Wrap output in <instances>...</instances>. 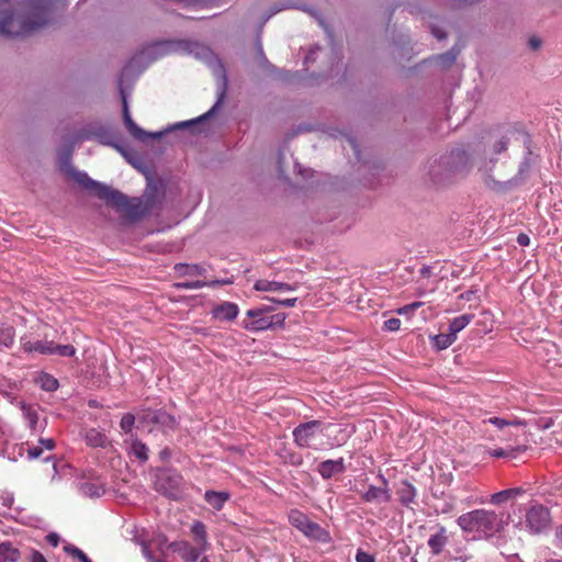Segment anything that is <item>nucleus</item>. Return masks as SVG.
<instances>
[{
    "instance_id": "nucleus-20",
    "label": "nucleus",
    "mask_w": 562,
    "mask_h": 562,
    "mask_svg": "<svg viewBox=\"0 0 562 562\" xmlns=\"http://www.w3.org/2000/svg\"><path fill=\"white\" fill-rule=\"evenodd\" d=\"M191 533L196 546H199L205 552L210 550L211 543L209 541L206 526L202 521H193L191 525Z\"/></svg>"
},
{
    "instance_id": "nucleus-11",
    "label": "nucleus",
    "mask_w": 562,
    "mask_h": 562,
    "mask_svg": "<svg viewBox=\"0 0 562 562\" xmlns=\"http://www.w3.org/2000/svg\"><path fill=\"white\" fill-rule=\"evenodd\" d=\"M168 548L178 553L183 562H198L200 555L205 552L199 546H192L187 540L172 541Z\"/></svg>"
},
{
    "instance_id": "nucleus-59",
    "label": "nucleus",
    "mask_w": 562,
    "mask_h": 562,
    "mask_svg": "<svg viewBox=\"0 0 562 562\" xmlns=\"http://www.w3.org/2000/svg\"><path fill=\"white\" fill-rule=\"evenodd\" d=\"M472 294H473V292H470V291H469V292H465V293H462V294L460 295V299H462V300H468V301H469V300H471Z\"/></svg>"
},
{
    "instance_id": "nucleus-54",
    "label": "nucleus",
    "mask_w": 562,
    "mask_h": 562,
    "mask_svg": "<svg viewBox=\"0 0 562 562\" xmlns=\"http://www.w3.org/2000/svg\"><path fill=\"white\" fill-rule=\"evenodd\" d=\"M413 312L414 311L409 308V304L404 305V306H402V307L396 310V313L398 315H407V314L413 313Z\"/></svg>"
},
{
    "instance_id": "nucleus-31",
    "label": "nucleus",
    "mask_w": 562,
    "mask_h": 562,
    "mask_svg": "<svg viewBox=\"0 0 562 562\" xmlns=\"http://www.w3.org/2000/svg\"><path fill=\"white\" fill-rule=\"evenodd\" d=\"M457 338L453 336V334H450L449 331L446 334H439L434 337V346L438 350H443L448 347H450Z\"/></svg>"
},
{
    "instance_id": "nucleus-12",
    "label": "nucleus",
    "mask_w": 562,
    "mask_h": 562,
    "mask_svg": "<svg viewBox=\"0 0 562 562\" xmlns=\"http://www.w3.org/2000/svg\"><path fill=\"white\" fill-rule=\"evenodd\" d=\"M221 69H222V71H224L222 66H221ZM226 88H227V77H226L225 72H223L222 74V83H221V87L218 88L217 101L215 102V104L205 114L201 115L200 117H198L195 120L187 121V122L177 123L170 130L183 128V127H187L190 125H195V124L209 119L210 116H212L217 111V109L221 106V104L224 100L225 93H226Z\"/></svg>"
},
{
    "instance_id": "nucleus-25",
    "label": "nucleus",
    "mask_w": 562,
    "mask_h": 562,
    "mask_svg": "<svg viewBox=\"0 0 562 562\" xmlns=\"http://www.w3.org/2000/svg\"><path fill=\"white\" fill-rule=\"evenodd\" d=\"M79 491L83 496L87 497H100L104 494V485L101 482H81L79 485Z\"/></svg>"
},
{
    "instance_id": "nucleus-3",
    "label": "nucleus",
    "mask_w": 562,
    "mask_h": 562,
    "mask_svg": "<svg viewBox=\"0 0 562 562\" xmlns=\"http://www.w3.org/2000/svg\"><path fill=\"white\" fill-rule=\"evenodd\" d=\"M460 529L475 540L490 539L504 529V515L484 508L473 509L458 517Z\"/></svg>"
},
{
    "instance_id": "nucleus-64",
    "label": "nucleus",
    "mask_w": 562,
    "mask_h": 562,
    "mask_svg": "<svg viewBox=\"0 0 562 562\" xmlns=\"http://www.w3.org/2000/svg\"><path fill=\"white\" fill-rule=\"evenodd\" d=\"M546 562H562V559H548Z\"/></svg>"
},
{
    "instance_id": "nucleus-33",
    "label": "nucleus",
    "mask_w": 562,
    "mask_h": 562,
    "mask_svg": "<svg viewBox=\"0 0 562 562\" xmlns=\"http://www.w3.org/2000/svg\"><path fill=\"white\" fill-rule=\"evenodd\" d=\"M525 450H526L525 447H517V448H510V449L497 448V449H490L487 451V453L494 458H515L518 452H522Z\"/></svg>"
},
{
    "instance_id": "nucleus-39",
    "label": "nucleus",
    "mask_w": 562,
    "mask_h": 562,
    "mask_svg": "<svg viewBox=\"0 0 562 562\" xmlns=\"http://www.w3.org/2000/svg\"><path fill=\"white\" fill-rule=\"evenodd\" d=\"M206 283L203 281H188V282H178L175 284L177 289H186V290H196L205 286Z\"/></svg>"
},
{
    "instance_id": "nucleus-52",
    "label": "nucleus",
    "mask_w": 562,
    "mask_h": 562,
    "mask_svg": "<svg viewBox=\"0 0 562 562\" xmlns=\"http://www.w3.org/2000/svg\"><path fill=\"white\" fill-rule=\"evenodd\" d=\"M171 458V451L169 448H164L160 452H159V459L164 462H167L169 461V459Z\"/></svg>"
},
{
    "instance_id": "nucleus-19",
    "label": "nucleus",
    "mask_w": 562,
    "mask_h": 562,
    "mask_svg": "<svg viewBox=\"0 0 562 562\" xmlns=\"http://www.w3.org/2000/svg\"><path fill=\"white\" fill-rule=\"evenodd\" d=\"M21 348L24 352L27 353L37 352L41 355H52L53 341L37 340L35 342H32L31 340H27L25 337H22Z\"/></svg>"
},
{
    "instance_id": "nucleus-32",
    "label": "nucleus",
    "mask_w": 562,
    "mask_h": 562,
    "mask_svg": "<svg viewBox=\"0 0 562 562\" xmlns=\"http://www.w3.org/2000/svg\"><path fill=\"white\" fill-rule=\"evenodd\" d=\"M15 330L12 326H0V345L7 348L11 347L14 342Z\"/></svg>"
},
{
    "instance_id": "nucleus-47",
    "label": "nucleus",
    "mask_w": 562,
    "mask_h": 562,
    "mask_svg": "<svg viewBox=\"0 0 562 562\" xmlns=\"http://www.w3.org/2000/svg\"><path fill=\"white\" fill-rule=\"evenodd\" d=\"M38 443L46 450H53L55 448V441L52 438H41Z\"/></svg>"
},
{
    "instance_id": "nucleus-42",
    "label": "nucleus",
    "mask_w": 562,
    "mask_h": 562,
    "mask_svg": "<svg viewBox=\"0 0 562 562\" xmlns=\"http://www.w3.org/2000/svg\"><path fill=\"white\" fill-rule=\"evenodd\" d=\"M0 502L4 508L10 509L14 503L13 493L9 491H0Z\"/></svg>"
},
{
    "instance_id": "nucleus-10",
    "label": "nucleus",
    "mask_w": 562,
    "mask_h": 562,
    "mask_svg": "<svg viewBox=\"0 0 562 562\" xmlns=\"http://www.w3.org/2000/svg\"><path fill=\"white\" fill-rule=\"evenodd\" d=\"M169 49L172 52L192 55L199 59H207L212 55V52L207 46L193 41L172 42L169 45Z\"/></svg>"
},
{
    "instance_id": "nucleus-46",
    "label": "nucleus",
    "mask_w": 562,
    "mask_h": 562,
    "mask_svg": "<svg viewBox=\"0 0 562 562\" xmlns=\"http://www.w3.org/2000/svg\"><path fill=\"white\" fill-rule=\"evenodd\" d=\"M356 562H375V560L372 554L358 550L356 554Z\"/></svg>"
},
{
    "instance_id": "nucleus-13",
    "label": "nucleus",
    "mask_w": 562,
    "mask_h": 562,
    "mask_svg": "<svg viewBox=\"0 0 562 562\" xmlns=\"http://www.w3.org/2000/svg\"><path fill=\"white\" fill-rule=\"evenodd\" d=\"M383 486L378 487L370 485L368 490L361 494V498L366 503H387L391 501V493L389 488V482L383 475H379Z\"/></svg>"
},
{
    "instance_id": "nucleus-4",
    "label": "nucleus",
    "mask_w": 562,
    "mask_h": 562,
    "mask_svg": "<svg viewBox=\"0 0 562 562\" xmlns=\"http://www.w3.org/2000/svg\"><path fill=\"white\" fill-rule=\"evenodd\" d=\"M290 524L300 530L305 537L311 540L322 543H329L331 537L329 531L324 529L317 522L312 521L304 513L299 509H291L289 512Z\"/></svg>"
},
{
    "instance_id": "nucleus-53",
    "label": "nucleus",
    "mask_w": 562,
    "mask_h": 562,
    "mask_svg": "<svg viewBox=\"0 0 562 562\" xmlns=\"http://www.w3.org/2000/svg\"><path fill=\"white\" fill-rule=\"evenodd\" d=\"M290 8H292L290 4H284L282 7H276V8L271 9V12L267 15L265 21L269 20L276 13H278V12L282 11V10H285V9H290Z\"/></svg>"
},
{
    "instance_id": "nucleus-22",
    "label": "nucleus",
    "mask_w": 562,
    "mask_h": 562,
    "mask_svg": "<svg viewBox=\"0 0 562 562\" xmlns=\"http://www.w3.org/2000/svg\"><path fill=\"white\" fill-rule=\"evenodd\" d=\"M448 542L447 530L443 526L438 527V531L428 539V547L434 555L442 552Z\"/></svg>"
},
{
    "instance_id": "nucleus-21",
    "label": "nucleus",
    "mask_w": 562,
    "mask_h": 562,
    "mask_svg": "<svg viewBox=\"0 0 562 562\" xmlns=\"http://www.w3.org/2000/svg\"><path fill=\"white\" fill-rule=\"evenodd\" d=\"M239 308L237 304L232 302H223L216 305L212 314L215 318L221 321H233L237 317Z\"/></svg>"
},
{
    "instance_id": "nucleus-61",
    "label": "nucleus",
    "mask_w": 562,
    "mask_h": 562,
    "mask_svg": "<svg viewBox=\"0 0 562 562\" xmlns=\"http://www.w3.org/2000/svg\"><path fill=\"white\" fill-rule=\"evenodd\" d=\"M313 55L314 50H311L310 54L305 57V64L314 60Z\"/></svg>"
},
{
    "instance_id": "nucleus-17",
    "label": "nucleus",
    "mask_w": 562,
    "mask_h": 562,
    "mask_svg": "<svg viewBox=\"0 0 562 562\" xmlns=\"http://www.w3.org/2000/svg\"><path fill=\"white\" fill-rule=\"evenodd\" d=\"M83 440L91 448H105L110 441L104 432L97 428H88L82 432Z\"/></svg>"
},
{
    "instance_id": "nucleus-15",
    "label": "nucleus",
    "mask_w": 562,
    "mask_h": 562,
    "mask_svg": "<svg viewBox=\"0 0 562 562\" xmlns=\"http://www.w3.org/2000/svg\"><path fill=\"white\" fill-rule=\"evenodd\" d=\"M317 471L323 479L328 480L335 474H340L346 471L345 461L342 458L325 460L318 464Z\"/></svg>"
},
{
    "instance_id": "nucleus-18",
    "label": "nucleus",
    "mask_w": 562,
    "mask_h": 562,
    "mask_svg": "<svg viewBox=\"0 0 562 562\" xmlns=\"http://www.w3.org/2000/svg\"><path fill=\"white\" fill-rule=\"evenodd\" d=\"M296 288L293 284L269 280H258L254 284L255 290L262 292H290L296 290Z\"/></svg>"
},
{
    "instance_id": "nucleus-35",
    "label": "nucleus",
    "mask_w": 562,
    "mask_h": 562,
    "mask_svg": "<svg viewBox=\"0 0 562 562\" xmlns=\"http://www.w3.org/2000/svg\"><path fill=\"white\" fill-rule=\"evenodd\" d=\"M483 424H491L502 430L506 426H516L522 425V423L518 419H505L501 417H490L487 419L482 420Z\"/></svg>"
},
{
    "instance_id": "nucleus-2",
    "label": "nucleus",
    "mask_w": 562,
    "mask_h": 562,
    "mask_svg": "<svg viewBox=\"0 0 562 562\" xmlns=\"http://www.w3.org/2000/svg\"><path fill=\"white\" fill-rule=\"evenodd\" d=\"M71 177L82 188L94 192L98 198L106 201L117 210L126 212L132 217L145 216L151 207V203L147 196H145V199L130 200L119 190L91 179L83 171L72 170Z\"/></svg>"
},
{
    "instance_id": "nucleus-49",
    "label": "nucleus",
    "mask_w": 562,
    "mask_h": 562,
    "mask_svg": "<svg viewBox=\"0 0 562 562\" xmlns=\"http://www.w3.org/2000/svg\"><path fill=\"white\" fill-rule=\"evenodd\" d=\"M30 561L31 562H47L45 557L38 551L32 552V554L30 557Z\"/></svg>"
},
{
    "instance_id": "nucleus-41",
    "label": "nucleus",
    "mask_w": 562,
    "mask_h": 562,
    "mask_svg": "<svg viewBox=\"0 0 562 562\" xmlns=\"http://www.w3.org/2000/svg\"><path fill=\"white\" fill-rule=\"evenodd\" d=\"M44 449L43 447L37 442V445H30L27 443V449H26V453H27V458L33 460V459H37L42 456Z\"/></svg>"
},
{
    "instance_id": "nucleus-37",
    "label": "nucleus",
    "mask_w": 562,
    "mask_h": 562,
    "mask_svg": "<svg viewBox=\"0 0 562 562\" xmlns=\"http://www.w3.org/2000/svg\"><path fill=\"white\" fill-rule=\"evenodd\" d=\"M65 551L74 558H77L80 562H92L82 550L75 546H66Z\"/></svg>"
},
{
    "instance_id": "nucleus-56",
    "label": "nucleus",
    "mask_w": 562,
    "mask_h": 562,
    "mask_svg": "<svg viewBox=\"0 0 562 562\" xmlns=\"http://www.w3.org/2000/svg\"><path fill=\"white\" fill-rule=\"evenodd\" d=\"M254 310H263L265 311V315H268L270 312H272L274 310V307L271 306V305H262V306H259V307H255Z\"/></svg>"
},
{
    "instance_id": "nucleus-44",
    "label": "nucleus",
    "mask_w": 562,
    "mask_h": 562,
    "mask_svg": "<svg viewBox=\"0 0 562 562\" xmlns=\"http://www.w3.org/2000/svg\"><path fill=\"white\" fill-rule=\"evenodd\" d=\"M509 139L506 136L501 137L495 144H494V153L495 154H502L505 151L508 147Z\"/></svg>"
},
{
    "instance_id": "nucleus-16",
    "label": "nucleus",
    "mask_w": 562,
    "mask_h": 562,
    "mask_svg": "<svg viewBox=\"0 0 562 562\" xmlns=\"http://www.w3.org/2000/svg\"><path fill=\"white\" fill-rule=\"evenodd\" d=\"M396 494L400 503L407 508H412L413 504L416 503L417 490L406 480L400 483Z\"/></svg>"
},
{
    "instance_id": "nucleus-14",
    "label": "nucleus",
    "mask_w": 562,
    "mask_h": 562,
    "mask_svg": "<svg viewBox=\"0 0 562 562\" xmlns=\"http://www.w3.org/2000/svg\"><path fill=\"white\" fill-rule=\"evenodd\" d=\"M21 409L29 428L33 432H42L46 427V419L41 420L38 415V407L34 405L22 404Z\"/></svg>"
},
{
    "instance_id": "nucleus-62",
    "label": "nucleus",
    "mask_w": 562,
    "mask_h": 562,
    "mask_svg": "<svg viewBox=\"0 0 562 562\" xmlns=\"http://www.w3.org/2000/svg\"><path fill=\"white\" fill-rule=\"evenodd\" d=\"M166 541H167V538L165 536H161L159 539L158 546L161 547L162 544L166 543Z\"/></svg>"
},
{
    "instance_id": "nucleus-60",
    "label": "nucleus",
    "mask_w": 562,
    "mask_h": 562,
    "mask_svg": "<svg viewBox=\"0 0 562 562\" xmlns=\"http://www.w3.org/2000/svg\"><path fill=\"white\" fill-rule=\"evenodd\" d=\"M434 35L438 38V40H442L446 37V34L440 32V31H436L434 30Z\"/></svg>"
},
{
    "instance_id": "nucleus-5",
    "label": "nucleus",
    "mask_w": 562,
    "mask_h": 562,
    "mask_svg": "<svg viewBox=\"0 0 562 562\" xmlns=\"http://www.w3.org/2000/svg\"><path fill=\"white\" fill-rule=\"evenodd\" d=\"M285 314L278 313L273 315H265L263 310H248L246 318L243 321V327L252 333L267 330L274 327H283Z\"/></svg>"
},
{
    "instance_id": "nucleus-43",
    "label": "nucleus",
    "mask_w": 562,
    "mask_h": 562,
    "mask_svg": "<svg viewBox=\"0 0 562 562\" xmlns=\"http://www.w3.org/2000/svg\"><path fill=\"white\" fill-rule=\"evenodd\" d=\"M265 299L268 300V301H271L274 304H278V305H281V306H285V307H293V306H295L296 301H297L296 297L280 300V299H274V297H268L267 296Z\"/></svg>"
},
{
    "instance_id": "nucleus-57",
    "label": "nucleus",
    "mask_w": 562,
    "mask_h": 562,
    "mask_svg": "<svg viewBox=\"0 0 562 562\" xmlns=\"http://www.w3.org/2000/svg\"><path fill=\"white\" fill-rule=\"evenodd\" d=\"M423 305H424V303H423V302L417 301V302H413V303H411V304H409V308H411V310H413V311L415 312L417 308L422 307Z\"/></svg>"
},
{
    "instance_id": "nucleus-30",
    "label": "nucleus",
    "mask_w": 562,
    "mask_h": 562,
    "mask_svg": "<svg viewBox=\"0 0 562 562\" xmlns=\"http://www.w3.org/2000/svg\"><path fill=\"white\" fill-rule=\"evenodd\" d=\"M37 383L44 391L48 392L56 391L59 385L58 380L48 373H42L37 379Z\"/></svg>"
},
{
    "instance_id": "nucleus-34",
    "label": "nucleus",
    "mask_w": 562,
    "mask_h": 562,
    "mask_svg": "<svg viewBox=\"0 0 562 562\" xmlns=\"http://www.w3.org/2000/svg\"><path fill=\"white\" fill-rule=\"evenodd\" d=\"M175 269L182 276H200L205 272V269L199 265L178 263Z\"/></svg>"
},
{
    "instance_id": "nucleus-24",
    "label": "nucleus",
    "mask_w": 562,
    "mask_h": 562,
    "mask_svg": "<svg viewBox=\"0 0 562 562\" xmlns=\"http://www.w3.org/2000/svg\"><path fill=\"white\" fill-rule=\"evenodd\" d=\"M148 447L138 438H132L130 442L128 453L134 456L140 462H146L149 458Z\"/></svg>"
},
{
    "instance_id": "nucleus-50",
    "label": "nucleus",
    "mask_w": 562,
    "mask_h": 562,
    "mask_svg": "<svg viewBox=\"0 0 562 562\" xmlns=\"http://www.w3.org/2000/svg\"><path fill=\"white\" fill-rule=\"evenodd\" d=\"M46 540H47V542H48L49 544H52L53 547H57V546H58V543H59V537H58V535H57V533H54V532L48 533V535L46 536Z\"/></svg>"
},
{
    "instance_id": "nucleus-45",
    "label": "nucleus",
    "mask_w": 562,
    "mask_h": 562,
    "mask_svg": "<svg viewBox=\"0 0 562 562\" xmlns=\"http://www.w3.org/2000/svg\"><path fill=\"white\" fill-rule=\"evenodd\" d=\"M401 327V321L398 318H390L384 322L383 328L389 331H396Z\"/></svg>"
},
{
    "instance_id": "nucleus-29",
    "label": "nucleus",
    "mask_w": 562,
    "mask_h": 562,
    "mask_svg": "<svg viewBox=\"0 0 562 562\" xmlns=\"http://www.w3.org/2000/svg\"><path fill=\"white\" fill-rule=\"evenodd\" d=\"M459 53H460V49L458 47L453 46L450 50L438 55L436 57V61H437V64L441 65L442 67H448L456 61Z\"/></svg>"
},
{
    "instance_id": "nucleus-40",
    "label": "nucleus",
    "mask_w": 562,
    "mask_h": 562,
    "mask_svg": "<svg viewBox=\"0 0 562 562\" xmlns=\"http://www.w3.org/2000/svg\"><path fill=\"white\" fill-rule=\"evenodd\" d=\"M138 546L142 549V554L147 562H154L155 555L150 550V544L147 540H142L138 542Z\"/></svg>"
},
{
    "instance_id": "nucleus-58",
    "label": "nucleus",
    "mask_w": 562,
    "mask_h": 562,
    "mask_svg": "<svg viewBox=\"0 0 562 562\" xmlns=\"http://www.w3.org/2000/svg\"><path fill=\"white\" fill-rule=\"evenodd\" d=\"M430 272H431V269L430 267H423L420 269V274L424 276V277H429L430 276Z\"/></svg>"
},
{
    "instance_id": "nucleus-38",
    "label": "nucleus",
    "mask_w": 562,
    "mask_h": 562,
    "mask_svg": "<svg viewBox=\"0 0 562 562\" xmlns=\"http://www.w3.org/2000/svg\"><path fill=\"white\" fill-rule=\"evenodd\" d=\"M134 424H135V416L130 413L123 415V417L121 418V422H120V426H121L122 430H124L126 432L132 430Z\"/></svg>"
},
{
    "instance_id": "nucleus-48",
    "label": "nucleus",
    "mask_w": 562,
    "mask_h": 562,
    "mask_svg": "<svg viewBox=\"0 0 562 562\" xmlns=\"http://www.w3.org/2000/svg\"><path fill=\"white\" fill-rule=\"evenodd\" d=\"M542 45V42L539 37L537 36H531L529 40H528V46L532 49V50H537L541 47Z\"/></svg>"
},
{
    "instance_id": "nucleus-23",
    "label": "nucleus",
    "mask_w": 562,
    "mask_h": 562,
    "mask_svg": "<svg viewBox=\"0 0 562 562\" xmlns=\"http://www.w3.org/2000/svg\"><path fill=\"white\" fill-rule=\"evenodd\" d=\"M231 494L225 491H206L204 494L205 502L215 510H221L225 503L229 501Z\"/></svg>"
},
{
    "instance_id": "nucleus-63",
    "label": "nucleus",
    "mask_w": 562,
    "mask_h": 562,
    "mask_svg": "<svg viewBox=\"0 0 562 562\" xmlns=\"http://www.w3.org/2000/svg\"><path fill=\"white\" fill-rule=\"evenodd\" d=\"M142 540H144V539H143L142 537L137 536V535H135V536L133 537V541H134L136 544H138V542H139V541H142Z\"/></svg>"
},
{
    "instance_id": "nucleus-26",
    "label": "nucleus",
    "mask_w": 562,
    "mask_h": 562,
    "mask_svg": "<svg viewBox=\"0 0 562 562\" xmlns=\"http://www.w3.org/2000/svg\"><path fill=\"white\" fill-rule=\"evenodd\" d=\"M20 555L19 549L12 542H0V562H16Z\"/></svg>"
},
{
    "instance_id": "nucleus-27",
    "label": "nucleus",
    "mask_w": 562,
    "mask_h": 562,
    "mask_svg": "<svg viewBox=\"0 0 562 562\" xmlns=\"http://www.w3.org/2000/svg\"><path fill=\"white\" fill-rule=\"evenodd\" d=\"M473 318V314H463L454 317L449 323L448 331L450 334H453V336L457 338V334L461 331L463 328H465L472 322Z\"/></svg>"
},
{
    "instance_id": "nucleus-1",
    "label": "nucleus",
    "mask_w": 562,
    "mask_h": 562,
    "mask_svg": "<svg viewBox=\"0 0 562 562\" xmlns=\"http://www.w3.org/2000/svg\"><path fill=\"white\" fill-rule=\"evenodd\" d=\"M58 0H20L19 9L12 0H0V35L26 36L47 25Z\"/></svg>"
},
{
    "instance_id": "nucleus-36",
    "label": "nucleus",
    "mask_w": 562,
    "mask_h": 562,
    "mask_svg": "<svg viewBox=\"0 0 562 562\" xmlns=\"http://www.w3.org/2000/svg\"><path fill=\"white\" fill-rule=\"evenodd\" d=\"M76 349L72 345H56L53 342L52 355H58L60 357H74Z\"/></svg>"
},
{
    "instance_id": "nucleus-6",
    "label": "nucleus",
    "mask_w": 562,
    "mask_h": 562,
    "mask_svg": "<svg viewBox=\"0 0 562 562\" xmlns=\"http://www.w3.org/2000/svg\"><path fill=\"white\" fill-rule=\"evenodd\" d=\"M139 418L143 423L156 425L165 434L177 428L176 418L164 409L145 408Z\"/></svg>"
},
{
    "instance_id": "nucleus-55",
    "label": "nucleus",
    "mask_w": 562,
    "mask_h": 562,
    "mask_svg": "<svg viewBox=\"0 0 562 562\" xmlns=\"http://www.w3.org/2000/svg\"><path fill=\"white\" fill-rule=\"evenodd\" d=\"M555 539H557V544L562 547V526L557 529Z\"/></svg>"
},
{
    "instance_id": "nucleus-28",
    "label": "nucleus",
    "mask_w": 562,
    "mask_h": 562,
    "mask_svg": "<svg viewBox=\"0 0 562 562\" xmlns=\"http://www.w3.org/2000/svg\"><path fill=\"white\" fill-rule=\"evenodd\" d=\"M522 493H524V490L520 487L504 490V491L494 493L491 496V502L493 504H502V503H505L506 501H508L513 497H516L517 495H520Z\"/></svg>"
},
{
    "instance_id": "nucleus-9",
    "label": "nucleus",
    "mask_w": 562,
    "mask_h": 562,
    "mask_svg": "<svg viewBox=\"0 0 562 562\" xmlns=\"http://www.w3.org/2000/svg\"><path fill=\"white\" fill-rule=\"evenodd\" d=\"M321 427L319 420H311L297 425L293 429V440L299 448H310L312 440Z\"/></svg>"
},
{
    "instance_id": "nucleus-7",
    "label": "nucleus",
    "mask_w": 562,
    "mask_h": 562,
    "mask_svg": "<svg viewBox=\"0 0 562 562\" xmlns=\"http://www.w3.org/2000/svg\"><path fill=\"white\" fill-rule=\"evenodd\" d=\"M550 522V512L543 505H532L526 513V526L531 533L543 532L549 528Z\"/></svg>"
},
{
    "instance_id": "nucleus-51",
    "label": "nucleus",
    "mask_w": 562,
    "mask_h": 562,
    "mask_svg": "<svg viewBox=\"0 0 562 562\" xmlns=\"http://www.w3.org/2000/svg\"><path fill=\"white\" fill-rule=\"evenodd\" d=\"M517 243L520 246L525 247V246H528L530 244V238H529V236L527 234L521 233V234H519L517 236Z\"/></svg>"
},
{
    "instance_id": "nucleus-8",
    "label": "nucleus",
    "mask_w": 562,
    "mask_h": 562,
    "mask_svg": "<svg viewBox=\"0 0 562 562\" xmlns=\"http://www.w3.org/2000/svg\"><path fill=\"white\" fill-rule=\"evenodd\" d=\"M121 95H122V112H123V121H124V125L125 127L127 128L128 133L135 138V139H138V140H145L146 138L148 137H151V138H161L162 135L165 134V132H158V133H147L146 131H144L143 128H140L132 119L131 116V113H130V109H128V104H127V100H126V95L124 94V92L121 90Z\"/></svg>"
}]
</instances>
